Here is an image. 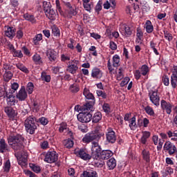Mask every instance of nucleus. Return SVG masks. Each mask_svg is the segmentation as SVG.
Returning a JSON list of instances; mask_svg holds the SVG:
<instances>
[{
	"instance_id": "nucleus-1",
	"label": "nucleus",
	"mask_w": 177,
	"mask_h": 177,
	"mask_svg": "<svg viewBox=\"0 0 177 177\" xmlns=\"http://www.w3.org/2000/svg\"><path fill=\"white\" fill-rule=\"evenodd\" d=\"M8 145L12 146V148L17 151L23 149V137L20 134L16 136H10L8 138Z\"/></svg>"
},
{
	"instance_id": "nucleus-2",
	"label": "nucleus",
	"mask_w": 177,
	"mask_h": 177,
	"mask_svg": "<svg viewBox=\"0 0 177 177\" xmlns=\"http://www.w3.org/2000/svg\"><path fill=\"white\" fill-rule=\"evenodd\" d=\"M38 120L34 115L28 117L25 120V128L30 135H33L37 129Z\"/></svg>"
},
{
	"instance_id": "nucleus-3",
	"label": "nucleus",
	"mask_w": 177,
	"mask_h": 177,
	"mask_svg": "<svg viewBox=\"0 0 177 177\" xmlns=\"http://www.w3.org/2000/svg\"><path fill=\"white\" fill-rule=\"evenodd\" d=\"M120 55H115L112 58V62L110 59L107 62V68L110 74H115L117 73V67L120 66Z\"/></svg>"
},
{
	"instance_id": "nucleus-4",
	"label": "nucleus",
	"mask_w": 177,
	"mask_h": 177,
	"mask_svg": "<svg viewBox=\"0 0 177 177\" xmlns=\"http://www.w3.org/2000/svg\"><path fill=\"white\" fill-rule=\"evenodd\" d=\"M102 138V133L99 132L97 130H95L94 131H91L90 133H87L84 135L82 138L83 143H91V142H93V140H97L99 142V140Z\"/></svg>"
},
{
	"instance_id": "nucleus-5",
	"label": "nucleus",
	"mask_w": 177,
	"mask_h": 177,
	"mask_svg": "<svg viewBox=\"0 0 177 177\" xmlns=\"http://www.w3.org/2000/svg\"><path fill=\"white\" fill-rule=\"evenodd\" d=\"M43 8H44V13L46 17L49 19V20H52L53 21L56 20V17H57L56 12L53 9H50V6L49 3H48L47 1H44Z\"/></svg>"
},
{
	"instance_id": "nucleus-6",
	"label": "nucleus",
	"mask_w": 177,
	"mask_h": 177,
	"mask_svg": "<svg viewBox=\"0 0 177 177\" xmlns=\"http://www.w3.org/2000/svg\"><path fill=\"white\" fill-rule=\"evenodd\" d=\"M100 154H102V148L99 145L98 142H93L91 147V156L95 160L100 158Z\"/></svg>"
},
{
	"instance_id": "nucleus-7",
	"label": "nucleus",
	"mask_w": 177,
	"mask_h": 177,
	"mask_svg": "<svg viewBox=\"0 0 177 177\" xmlns=\"http://www.w3.org/2000/svg\"><path fill=\"white\" fill-rule=\"evenodd\" d=\"M57 160H59V155L55 151H48L45 155L44 161L48 164L56 162Z\"/></svg>"
},
{
	"instance_id": "nucleus-8",
	"label": "nucleus",
	"mask_w": 177,
	"mask_h": 177,
	"mask_svg": "<svg viewBox=\"0 0 177 177\" xmlns=\"http://www.w3.org/2000/svg\"><path fill=\"white\" fill-rule=\"evenodd\" d=\"M77 120L80 122H82L83 124L91 122L92 120V114H91V113L81 112L77 115Z\"/></svg>"
},
{
	"instance_id": "nucleus-9",
	"label": "nucleus",
	"mask_w": 177,
	"mask_h": 177,
	"mask_svg": "<svg viewBox=\"0 0 177 177\" xmlns=\"http://www.w3.org/2000/svg\"><path fill=\"white\" fill-rule=\"evenodd\" d=\"M163 149L165 153H168L169 156H174L176 152V147L169 141L165 143Z\"/></svg>"
},
{
	"instance_id": "nucleus-10",
	"label": "nucleus",
	"mask_w": 177,
	"mask_h": 177,
	"mask_svg": "<svg viewBox=\"0 0 177 177\" xmlns=\"http://www.w3.org/2000/svg\"><path fill=\"white\" fill-rule=\"evenodd\" d=\"M160 106L164 113H167V114H171V113H172V107H174L172 103L167 102L165 100H162L160 102Z\"/></svg>"
},
{
	"instance_id": "nucleus-11",
	"label": "nucleus",
	"mask_w": 177,
	"mask_h": 177,
	"mask_svg": "<svg viewBox=\"0 0 177 177\" xmlns=\"http://www.w3.org/2000/svg\"><path fill=\"white\" fill-rule=\"evenodd\" d=\"M75 153L77 154V156H79L82 160H84L85 161H88V160H91V158H92V156L89 155L86 149H80L78 151L75 149Z\"/></svg>"
},
{
	"instance_id": "nucleus-12",
	"label": "nucleus",
	"mask_w": 177,
	"mask_h": 177,
	"mask_svg": "<svg viewBox=\"0 0 177 177\" xmlns=\"http://www.w3.org/2000/svg\"><path fill=\"white\" fill-rule=\"evenodd\" d=\"M6 97L8 106H15L17 103V100H16V97L13 95V92L10 89L6 91Z\"/></svg>"
},
{
	"instance_id": "nucleus-13",
	"label": "nucleus",
	"mask_w": 177,
	"mask_h": 177,
	"mask_svg": "<svg viewBox=\"0 0 177 177\" xmlns=\"http://www.w3.org/2000/svg\"><path fill=\"white\" fill-rule=\"evenodd\" d=\"M106 141L109 143H115V140H117V136H115V132L113 129L108 128L106 133Z\"/></svg>"
},
{
	"instance_id": "nucleus-14",
	"label": "nucleus",
	"mask_w": 177,
	"mask_h": 177,
	"mask_svg": "<svg viewBox=\"0 0 177 177\" xmlns=\"http://www.w3.org/2000/svg\"><path fill=\"white\" fill-rule=\"evenodd\" d=\"M149 96L151 103L158 107L160 106V95H158V93L157 91H151Z\"/></svg>"
},
{
	"instance_id": "nucleus-15",
	"label": "nucleus",
	"mask_w": 177,
	"mask_h": 177,
	"mask_svg": "<svg viewBox=\"0 0 177 177\" xmlns=\"http://www.w3.org/2000/svg\"><path fill=\"white\" fill-rule=\"evenodd\" d=\"M119 30L122 35H124V37L132 35V29H131V27L127 24H120Z\"/></svg>"
},
{
	"instance_id": "nucleus-16",
	"label": "nucleus",
	"mask_w": 177,
	"mask_h": 177,
	"mask_svg": "<svg viewBox=\"0 0 177 177\" xmlns=\"http://www.w3.org/2000/svg\"><path fill=\"white\" fill-rule=\"evenodd\" d=\"M170 82L174 89L177 88V66H173Z\"/></svg>"
},
{
	"instance_id": "nucleus-17",
	"label": "nucleus",
	"mask_w": 177,
	"mask_h": 177,
	"mask_svg": "<svg viewBox=\"0 0 177 177\" xmlns=\"http://www.w3.org/2000/svg\"><path fill=\"white\" fill-rule=\"evenodd\" d=\"M78 64H80V61L75 60L73 61L67 67L66 71L71 74H75L78 71Z\"/></svg>"
},
{
	"instance_id": "nucleus-18",
	"label": "nucleus",
	"mask_w": 177,
	"mask_h": 177,
	"mask_svg": "<svg viewBox=\"0 0 177 177\" xmlns=\"http://www.w3.org/2000/svg\"><path fill=\"white\" fill-rule=\"evenodd\" d=\"M15 155L18 161L19 165H21V167H26L27 165V156H23L19 152L15 153Z\"/></svg>"
},
{
	"instance_id": "nucleus-19",
	"label": "nucleus",
	"mask_w": 177,
	"mask_h": 177,
	"mask_svg": "<svg viewBox=\"0 0 177 177\" xmlns=\"http://www.w3.org/2000/svg\"><path fill=\"white\" fill-rule=\"evenodd\" d=\"M4 112L7 114L10 120H15V118L17 116V112L12 106H6L4 108Z\"/></svg>"
},
{
	"instance_id": "nucleus-20",
	"label": "nucleus",
	"mask_w": 177,
	"mask_h": 177,
	"mask_svg": "<svg viewBox=\"0 0 177 177\" xmlns=\"http://www.w3.org/2000/svg\"><path fill=\"white\" fill-rule=\"evenodd\" d=\"M28 97L27 91H26V87L21 86L19 92L17 93V99L19 102H24Z\"/></svg>"
},
{
	"instance_id": "nucleus-21",
	"label": "nucleus",
	"mask_w": 177,
	"mask_h": 177,
	"mask_svg": "<svg viewBox=\"0 0 177 177\" xmlns=\"http://www.w3.org/2000/svg\"><path fill=\"white\" fill-rule=\"evenodd\" d=\"M4 35L10 39L15 38V35H16V30L15 28L10 26H5Z\"/></svg>"
},
{
	"instance_id": "nucleus-22",
	"label": "nucleus",
	"mask_w": 177,
	"mask_h": 177,
	"mask_svg": "<svg viewBox=\"0 0 177 177\" xmlns=\"http://www.w3.org/2000/svg\"><path fill=\"white\" fill-rule=\"evenodd\" d=\"M141 134L142 136L140 139V143H141V145H146L147 143V139L151 136V133L147 131H142Z\"/></svg>"
},
{
	"instance_id": "nucleus-23",
	"label": "nucleus",
	"mask_w": 177,
	"mask_h": 177,
	"mask_svg": "<svg viewBox=\"0 0 177 177\" xmlns=\"http://www.w3.org/2000/svg\"><path fill=\"white\" fill-rule=\"evenodd\" d=\"M82 3L84 9L91 13L93 8V1L92 0H82Z\"/></svg>"
},
{
	"instance_id": "nucleus-24",
	"label": "nucleus",
	"mask_w": 177,
	"mask_h": 177,
	"mask_svg": "<svg viewBox=\"0 0 177 177\" xmlns=\"http://www.w3.org/2000/svg\"><path fill=\"white\" fill-rule=\"evenodd\" d=\"M152 140H153V145H155L156 146L158 145V146L157 147L158 150H161V149H162V145H164V140H162L161 139H160L158 138V136L157 135L153 136Z\"/></svg>"
},
{
	"instance_id": "nucleus-25",
	"label": "nucleus",
	"mask_w": 177,
	"mask_h": 177,
	"mask_svg": "<svg viewBox=\"0 0 177 177\" xmlns=\"http://www.w3.org/2000/svg\"><path fill=\"white\" fill-rule=\"evenodd\" d=\"M91 77L93 78L99 80L103 77V72L99 69V68H93L91 71Z\"/></svg>"
},
{
	"instance_id": "nucleus-26",
	"label": "nucleus",
	"mask_w": 177,
	"mask_h": 177,
	"mask_svg": "<svg viewBox=\"0 0 177 177\" xmlns=\"http://www.w3.org/2000/svg\"><path fill=\"white\" fill-rule=\"evenodd\" d=\"M47 56L50 62H55L56 59H57V52L50 48L47 50Z\"/></svg>"
},
{
	"instance_id": "nucleus-27",
	"label": "nucleus",
	"mask_w": 177,
	"mask_h": 177,
	"mask_svg": "<svg viewBox=\"0 0 177 177\" xmlns=\"http://www.w3.org/2000/svg\"><path fill=\"white\" fill-rule=\"evenodd\" d=\"M113 151L111 150H104L101 152L100 158H101V160H109L110 157H113Z\"/></svg>"
},
{
	"instance_id": "nucleus-28",
	"label": "nucleus",
	"mask_w": 177,
	"mask_h": 177,
	"mask_svg": "<svg viewBox=\"0 0 177 177\" xmlns=\"http://www.w3.org/2000/svg\"><path fill=\"white\" fill-rule=\"evenodd\" d=\"M80 177H97V173L95 170L88 169L83 171Z\"/></svg>"
},
{
	"instance_id": "nucleus-29",
	"label": "nucleus",
	"mask_w": 177,
	"mask_h": 177,
	"mask_svg": "<svg viewBox=\"0 0 177 177\" xmlns=\"http://www.w3.org/2000/svg\"><path fill=\"white\" fill-rule=\"evenodd\" d=\"M93 110V104L87 102L82 106V113H89Z\"/></svg>"
},
{
	"instance_id": "nucleus-30",
	"label": "nucleus",
	"mask_w": 177,
	"mask_h": 177,
	"mask_svg": "<svg viewBox=\"0 0 177 177\" xmlns=\"http://www.w3.org/2000/svg\"><path fill=\"white\" fill-rule=\"evenodd\" d=\"M144 28H145L148 34H151V32H153L154 30V27L153 26V24H151L150 20L146 21Z\"/></svg>"
},
{
	"instance_id": "nucleus-31",
	"label": "nucleus",
	"mask_w": 177,
	"mask_h": 177,
	"mask_svg": "<svg viewBox=\"0 0 177 177\" xmlns=\"http://www.w3.org/2000/svg\"><path fill=\"white\" fill-rule=\"evenodd\" d=\"M32 61L34 62L35 64L41 66L43 64L44 61L42 60V57L39 54L36 53L32 56Z\"/></svg>"
},
{
	"instance_id": "nucleus-32",
	"label": "nucleus",
	"mask_w": 177,
	"mask_h": 177,
	"mask_svg": "<svg viewBox=\"0 0 177 177\" xmlns=\"http://www.w3.org/2000/svg\"><path fill=\"white\" fill-rule=\"evenodd\" d=\"M83 95L85 96L86 99H88V100H95V96H93V94L91 93L89 88L86 87L84 89Z\"/></svg>"
},
{
	"instance_id": "nucleus-33",
	"label": "nucleus",
	"mask_w": 177,
	"mask_h": 177,
	"mask_svg": "<svg viewBox=\"0 0 177 177\" xmlns=\"http://www.w3.org/2000/svg\"><path fill=\"white\" fill-rule=\"evenodd\" d=\"M106 165L109 169H114L117 167V160L114 158H111L106 162Z\"/></svg>"
},
{
	"instance_id": "nucleus-34",
	"label": "nucleus",
	"mask_w": 177,
	"mask_h": 177,
	"mask_svg": "<svg viewBox=\"0 0 177 177\" xmlns=\"http://www.w3.org/2000/svg\"><path fill=\"white\" fill-rule=\"evenodd\" d=\"M69 91L72 93H77L80 92V84L75 82L69 86Z\"/></svg>"
},
{
	"instance_id": "nucleus-35",
	"label": "nucleus",
	"mask_w": 177,
	"mask_h": 177,
	"mask_svg": "<svg viewBox=\"0 0 177 177\" xmlns=\"http://www.w3.org/2000/svg\"><path fill=\"white\" fill-rule=\"evenodd\" d=\"M142 158L147 164L150 162V152L146 149H144L142 152Z\"/></svg>"
},
{
	"instance_id": "nucleus-36",
	"label": "nucleus",
	"mask_w": 177,
	"mask_h": 177,
	"mask_svg": "<svg viewBox=\"0 0 177 177\" xmlns=\"http://www.w3.org/2000/svg\"><path fill=\"white\" fill-rule=\"evenodd\" d=\"M129 127L132 131H135L138 128L136 124V117L133 116L129 120Z\"/></svg>"
},
{
	"instance_id": "nucleus-37",
	"label": "nucleus",
	"mask_w": 177,
	"mask_h": 177,
	"mask_svg": "<svg viewBox=\"0 0 177 177\" xmlns=\"http://www.w3.org/2000/svg\"><path fill=\"white\" fill-rule=\"evenodd\" d=\"M8 151V144L5 142L3 139L0 140V153H5Z\"/></svg>"
},
{
	"instance_id": "nucleus-38",
	"label": "nucleus",
	"mask_w": 177,
	"mask_h": 177,
	"mask_svg": "<svg viewBox=\"0 0 177 177\" xmlns=\"http://www.w3.org/2000/svg\"><path fill=\"white\" fill-rule=\"evenodd\" d=\"M41 81H44V82H49L51 80L50 75L46 73L45 71L41 73Z\"/></svg>"
},
{
	"instance_id": "nucleus-39",
	"label": "nucleus",
	"mask_w": 177,
	"mask_h": 177,
	"mask_svg": "<svg viewBox=\"0 0 177 177\" xmlns=\"http://www.w3.org/2000/svg\"><path fill=\"white\" fill-rule=\"evenodd\" d=\"M102 120V113L100 112H96L93 117V122L97 123Z\"/></svg>"
},
{
	"instance_id": "nucleus-40",
	"label": "nucleus",
	"mask_w": 177,
	"mask_h": 177,
	"mask_svg": "<svg viewBox=\"0 0 177 177\" xmlns=\"http://www.w3.org/2000/svg\"><path fill=\"white\" fill-rule=\"evenodd\" d=\"M63 143L66 149H71V147L74 146V141H73L71 139H66Z\"/></svg>"
},
{
	"instance_id": "nucleus-41",
	"label": "nucleus",
	"mask_w": 177,
	"mask_h": 177,
	"mask_svg": "<svg viewBox=\"0 0 177 177\" xmlns=\"http://www.w3.org/2000/svg\"><path fill=\"white\" fill-rule=\"evenodd\" d=\"M29 167L35 174H39V172H41V167H39V165L31 163L29 165Z\"/></svg>"
},
{
	"instance_id": "nucleus-42",
	"label": "nucleus",
	"mask_w": 177,
	"mask_h": 177,
	"mask_svg": "<svg viewBox=\"0 0 177 177\" xmlns=\"http://www.w3.org/2000/svg\"><path fill=\"white\" fill-rule=\"evenodd\" d=\"M51 30L54 37H60V30L57 26H56V25L51 26Z\"/></svg>"
},
{
	"instance_id": "nucleus-43",
	"label": "nucleus",
	"mask_w": 177,
	"mask_h": 177,
	"mask_svg": "<svg viewBox=\"0 0 177 177\" xmlns=\"http://www.w3.org/2000/svg\"><path fill=\"white\" fill-rule=\"evenodd\" d=\"M16 67L18 68L19 70H20L23 73H25L26 74H28L29 73L28 69L26 66H24V64L21 63L16 64Z\"/></svg>"
},
{
	"instance_id": "nucleus-44",
	"label": "nucleus",
	"mask_w": 177,
	"mask_h": 177,
	"mask_svg": "<svg viewBox=\"0 0 177 177\" xmlns=\"http://www.w3.org/2000/svg\"><path fill=\"white\" fill-rule=\"evenodd\" d=\"M24 17L25 20H27L28 21H30V23H36L37 20H35V17H33V15H29V14H25L24 15Z\"/></svg>"
},
{
	"instance_id": "nucleus-45",
	"label": "nucleus",
	"mask_w": 177,
	"mask_h": 177,
	"mask_svg": "<svg viewBox=\"0 0 177 177\" xmlns=\"http://www.w3.org/2000/svg\"><path fill=\"white\" fill-rule=\"evenodd\" d=\"M42 41V34H37L33 38V44L35 45H39V41Z\"/></svg>"
},
{
	"instance_id": "nucleus-46",
	"label": "nucleus",
	"mask_w": 177,
	"mask_h": 177,
	"mask_svg": "<svg viewBox=\"0 0 177 177\" xmlns=\"http://www.w3.org/2000/svg\"><path fill=\"white\" fill-rule=\"evenodd\" d=\"M116 78L118 81H121L122 78H124V73H123V70L122 68H120L118 70V73H116Z\"/></svg>"
},
{
	"instance_id": "nucleus-47",
	"label": "nucleus",
	"mask_w": 177,
	"mask_h": 177,
	"mask_svg": "<svg viewBox=\"0 0 177 177\" xmlns=\"http://www.w3.org/2000/svg\"><path fill=\"white\" fill-rule=\"evenodd\" d=\"M150 71V69L147 65L145 64L141 66V74L142 75H147V73Z\"/></svg>"
},
{
	"instance_id": "nucleus-48",
	"label": "nucleus",
	"mask_w": 177,
	"mask_h": 177,
	"mask_svg": "<svg viewBox=\"0 0 177 177\" xmlns=\"http://www.w3.org/2000/svg\"><path fill=\"white\" fill-rule=\"evenodd\" d=\"M26 91L29 95H31V93H32L34 91V84L32 82L28 83L26 86Z\"/></svg>"
},
{
	"instance_id": "nucleus-49",
	"label": "nucleus",
	"mask_w": 177,
	"mask_h": 177,
	"mask_svg": "<svg viewBox=\"0 0 177 177\" xmlns=\"http://www.w3.org/2000/svg\"><path fill=\"white\" fill-rule=\"evenodd\" d=\"M136 37H137L136 42H138V44H140L142 37H143V32H142L141 30L139 28H138L137 30Z\"/></svg>"
},
{
	"instance_id": "nucleus-50",
	"label": "nucleus",
	"mask_w": 177,
	"mask_h": 177,
	"mask_svg": "<svg viewBox=\"0 0 177 177\" xmlns=\"http://www.w3.org/2000/svg\"><path fill=\"white\" fill-rule=\"evenodd\" d=\"M145 111L147 113V114H148V115H154V110L153 109V108L150 106H147L145 108Z\"/></svg>"
},
{
	"instance_id": "nucleus-51",
	"label": "nucleus",
	"mask_w": 177,
	"mask_h": 177,
	"mask_svg": "<svg viewBox=\"0 0 177 177\" xmlns=\"http://www.w3.org/2000/svg\"><path fill=\"white\" fill-rule=\"evenodd\" d=\"M64 131H67V123L62 122L59 124V132H60V133H63Z\"/></svg>"
},
{
	"instance_id": "nucleus-52",
	"label": "nucleus",
	"mask_w": 177,
	"mask_h": 177,
	"mask_svg": "<svg viewBox=\"0 0 177 177\" xmlns=\"http://www.w3.org/2000/svg\"><path fill=\"white\" fill-rule=\"evenodd\" d=\"M102 109L104 111V113H106L109 114V113H111V108L110 107V104L107 103H104L102 106Z\"/></svg>"
},
{
	"instance_id": "nucleus-53",
	"label": "nucleus",
	"mask_w": 177,
	"mask_h": 177,
	"mask_svg": "<svg viewBox=\"0 0 177 177\" xmlns=\"http://www.w3.org/2000/svg\"><path fill=\"white\" fill-rule=\"evenodd\" d=\"M162 81L165 86H169V77L167 75L162 76Z\"/></svg>"
},
{
	"instance_id": "nucleus-54",
	"label": "nucleus",
	"mask_w": 177,
	"mask_h": 177,
	"mask_svg": "<svg viewBox=\"0 0 177 177\" xmlns=\"http://www.w3.org/2000/svg\"><path fill=\"white\" fill-rule=\"evenodd\" d=\"M3 169L5 172H9V171H10V160H8L6 161Z\"/></svg>"
},
{
	"instance_id": "nucleus-55",
	"label": "nucleus",
	"mask_w": 177,
	"mask_h": 177,
	"mask_svg": "<svg viewBox=\"0 0 177 177\" xmlns=\"http://www.w3.org/2000/svg\"><path fill=\"white\" fill-rule=\"evenodd\" d=\"M12 55L15 57H19L21 58L23 57V53H21V50H15L12 53Z\"/></svg>"
},
{
	"instance_id": "nucleus-56",
	"label": "nucleus",
	"mask_w": 177,
	"mask_h": 177,
	"mask_svg": "<svg viewBox=\"0 0 177 177\" xmlns=\"http://www.w3.org/2000/svg\"><path fill=\"white\" fill-rule=\"evenodd\" d=\"M12 77H13V74L10 71H8L4 74L5 81H10V80H12Z\"/></svg>"
},
{
	"instance_id": "nucleus-57",
	"label": "nucleus",
	"mask_w": 177,
	"mask_h": 177,
	"mask_svg": "<svg viewBox=\"0 0 177 177\" xmlns=\"http://www.w3.org/2000/svg\"><path fill=\"white\" fill-rule=\"evenodd\" d=\"M96 92L97 96L102 97V99L107 98V94H106V93L103 92L102 90H97Z\"/></svg>"
},
{
	"instance_id": "nucleus-58",
	"label": "nucleus",
	"mask_w": 177,
	"mask_h": 177,
	"mask_svg": "<svg viewBox=\"0 0 177 177\" xmlns=\"http://www.w3.org/2000/svg\"><path fill=\"white\" fill-rule=\"evenodd\" d=\"M39 122L41 125H48L49 120H48V118L45 117H41L39 119Z\"/></svg>"
},
{
	"instance_id": "nucleus-59",
	"label": "nucleus",
	"mask_w": 177,
	"mask_h": 177,
	"mask_svg": "<svg viewBox=\"0 0 177 177\" xmlns=\"http://www.w3.org/2000/svg\"><path fill=\"white\" fill-rule=\"evenodd\" d=\"M70 59H71L70 55H68V54H62L61 55L62 62H68V60H70Z\"/></svg>"
},
{
	"instance_id": "nucleus-60",
	"label": "nucleus",
	"mask_w": 177,
	"mask_h": 177,
	"mask_svg": "<svg viewBox=\"0 0 177 177\" xmlns=\"http://www.w3.org/2000/svg\"><path fill=\"white\" fill-rule=\"evenodd\" d=\"M165 172L167 175H171V174H174V169L171 168V167L166 165L165 166Z\"/></svg>"
},
{
	"instance_id": "nucleus-61",
	"label": "nucleus",
	"mask_w": 177,
	"mask_h": 177,
	"mask_svg": "<svg viewBox=\"0 0 177 177\" xmlns=\"http://www.w3.org/2000/svg\"><path fill=\"white\" fill-rule=\"evenodd\" d=\"M130 79L128 77H124L120 83V86H125V85L128 84Z\"/></svg>"
},
{
	"instance_id": "nucleus-62",
	"label": "nucleus",
	"mask_w": 177,
	"mask_h": 177,
	"mask_svg": "<svg viewBox=\"0 0 177 177\" xmlns=\"http://www.w3.org/2000/svg\"><path fill=\"white\" fill-rule=\"evenodd\" d=\"M24 174L26 175V176L37 177V175L30 170H24Z\"/></svg>"
},
{
	"instance_id": "nucleus-63",
	"label": "nucleus",
	"mask_w": 177,
	"mask_h": 177,
	"mask_svg": "<svg viewBox=\"0 0 177 177\" xmlns=\"http://www.w3.org/2000/svg\"><path fill=\"white\" fill-rule=\"evenodd\" d=\"M164 35H165V39H168L169 41H172V39L174 38L172 37V34H171L168 32H165Z\"/></svg>"
},
{
	"instance_id": "nucleus-64",
	"label": "nucleus",
	"mask_w": 177,
	"mask_h": 177,
	"mask_svg": "<svg viewBox=\"0 0 177 177\" xmlns=\"http://www.w3.org/2000/svg\"><path fill=\"white\" fill-rule=\"evenodd\" d=\"M134 76L136 80H140V77H142V73H140V71L136 70L134 72Z\"/></svg>"
}]
</instances>
